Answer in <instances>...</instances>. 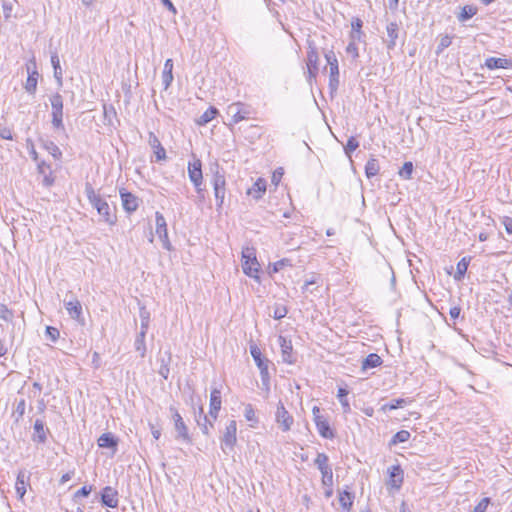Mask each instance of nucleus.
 Wrapping results in <instances>:
<instances>
[{"label":"nucleus","mask_w":512,"mask_h":512,"mask_svg":"<svg viewBox=\"0 0 512 512\" xmlns=\"http://www.w3.org/2000/svg\"><path fill=\"white\" fill-rule=\"evenodd\" d=\"M85 194L89 203L97 210L102 220L109 224L114 225L117 221L115 208H111L109 203L99 193H96L90 183L85 184Z\"/></svg>","instance_id":"nucleus-1"},{"label":"nucleus","mask_w":512,"mask_h":512,"mask_svg":"<svg viewBox=\"0 0 512 512\" xmlns=\"http://www.w3.org/2000/svg\"><path fill=\"white\" fill-rule=\"evenodd\" d=\"M254 113L251 105L243 102H234L227 106L226 114L230 118L231 124H237L243 120H248Z\"/></svg>","instance_id":"nucleus-2"},{"label":"nucleus","mask_w":512,"mask_h":512,"mask_svg":"<svg viewBox=\"0 0 512 512\" xmlns=\"http://www.w3.org/2000/svg\"><path fill=\"white\" fill-rule=\"evenodd\" d=\"M211 172L213 173V190L214 196L216 199L217 208L220 209L224 203L225 192H226V180L223 173L220 172L219 165L214 163L211 168Z\"/></svg>","instance_id":"nucleus-3"},{"label":"nucleus","mask_w":512,"mask_h":512,"mask_svg":"<svg viewBox=\"0 0 512 512\" xmlns=\"http://www.w3.org/2000/svg\"><path fill=\"white\" fill-rule=\"evenodd\" d=\"M260 265L256 258L255 249L252 247H246L242 250V269L243 272L251 277L258 279Z\"/></svg>","instance_id":"nucleus-4"},{"label":"nucleus","mask_w":512,"mask_h":512,"mask_svg":"<svg viewBox=\"0 0 512 512\" xmlns=\"http://www.w3.org/2000/svg\"><path fill=\"white\" fill-rule=\"evenodd\" d=\"M250 354L254 359L259 371L262 384L265 386H269L270 376L268 371L269 360L263 357L260 348L256 344L250 345Z\"/></svg>","instance_id":"nucleus-5"},{"label":"nucleus","mask_w":512,"mask_h":512,"mask_svg":"<svg viewBox=\"0 0 512 512\" xmlns=\"http://www.w3.org/2000/svg\"><path fill=\"white\" fill-rule=\"evenodd\" d=\"M237 423L235 420H229L223 436L221 437V449L225 454H230L234 450L237 442Z\"/></svg>","instance_id":"nucleus-6"},{"label":"nucleus","mask_w":512,"mask_h":512,"mask_svg":"<svg viewBox=\"0 0 512 512\" xmlns=\"http://www.w3.org/2000/svg\"><path fill=\"white\" fill-rule=\"evenodd\" d=\"M314 464L322 474L321 482L323 486L332 488L333 486V471L329 465V458L325 453H318L314 460Z\"/></svg>","instance_id":"nucleus-7"},{"label":"nucleus","mask_w":512,"mask_h":512,"mask_svg":"<svg viewBox=\"0 0 512 512\" xmlns=\"http://www.w3.org/2000/svg\"><path fill=\"white\" fill-rule=\"evenodd\" d=\"M312 413L318 433L325 439H333L335 437L334 431L331 429L327 419L321 415L320 408L314 406Z\"/></svg>","instance_id":"nucleus-8"},{"label":"nucleus","mask_w":512,"mask_h":512,"mask_svg":"<svg viewBox=\"0 0 512 512\" xmlns=\"http://www.w3.org/2000/svg\"><path fill=\"white\" fill-rule=\"evenodd\" d=\"M50 429L46 426L45 421L42 418H37L33 424V432L31 434V440L36 445H43L47 442Z\"/></svg>","instance_id":"nucleus-9"},{"label":"nucleus","mask_w":512,"mask_h":512,"mask_svg":"<svg viewBox=\"0 0 512 512\" xmlns=\"http://www.w3.org/2000/svg\"><path fill=\"white\" fill-rule=\"evenodd\" d=\"M156 234L162 242L163 248L171 251L172 245L168 238L167 223L164 216L160 212L155 214Z\"/></svg>","instance_id":"nucleus-10"},{"label":"nucleus","mask_w":512,"mask_h":512,"mask_svg":"<svg viewBox=\"0 0 512 512\" xmlns=\"http://www.w3.org/2000/svg\"><path fill=\"white\" fill-rule=\"evenodd\" d=\"M275 420L283 432L289 431L294 423L293 416L286 410L282 402L277 405Z\"/></svg>","instance_id":"nucleus-11"},{"label":"nucleus","mask_w":512,"mask_h":512,"mask_svg":"<svg viewBox=\"0 0 512 512\" xmlns=\"http://www.w3.org/2000/svg\"><path fill=\"white\" fill-rule=\"evenodd\" d=\"M187 170L188 177L195 188L203 185L202 162L200 159L193 157V160L188 162Z\"/></svg>","instance_id":"nucleus-12"},{"label":"nucleus","mask_w":512,"mask_h":512,"mask_svg":"<svg viewBox=\"0 0 512 512\" xmlns=\"http://www.w3.org/2000/svg\"><path fill=\"white\" fill-rule=\"evenodd\" d=\"M172 419L174 421L175 430L177 432V439H182L185 442H190L191 438L188 433V428L184 423L181 415L175 407H170Z\"/></svg>","instance_id":"nucleus-13"},{"label":"nucleus","mask_w":512,"mask_h":512,"mask_svg":"<svg viewBox=\"0 0 512 512\" xmlns=\"http://www.w3.org/2000/svg\"><path fill=\"white\" fill-rule=\"evenodd\" d=\"M326 61L330 69L329 86L331 89H336L339 84V67L338 60L333 51L325 53Z\"/></svg>","instance_id":"nucleus-14"},{"label":"nucleus","mask_w":512,"mask_h":512,"mask_svg":"<svg viewBox=\"0 0 512 512\" xmlns=\"http://www.w3.org/2000/svg\"><path fill=\"white\" fill-rule=\"evenodd\" d=\"M28 77L25 83V90L29 94H34L37 89V83H38V72L36 68V61L35 59H31L29 63L26 65Z\"/></svg>","instance_id":"nucleus-15"},{"label":"nucleus","mask_w":512,"mask_h":512,"mask_svg":"<svg viewBox=\"0 0 512 512\" xmlns=\"http://www.w3.org/2000/svg\"><path fill=\"white\" fill-rule=\"evenodd\" d=\"M400 26L397 22L392 21L386 25V34L387 38L384 39V43L386 44V48L388 51L394 50L397 44V39L399 38Z\"/></svg>","instance_id":"nucleus-16"},{"label":"nucleus","mask_w":512,"mask_h":512,"mask_svg":"<svg viewBox=\"0 0 512 512\" xmlns=\"http://www.w3.org/2000/svg\"><path fill=\"white\" fill-rule=\"evenodd\" d=\"M318 61L319 55L315 47L309 45L307 51V69H308V79L312 80L316 77L318 73Z\"/></svg>","instance_id":"nucleus-17"},{"label":"nucleus","mask_w":512,"mask_h":512,"mask_svg":"<svg viewBox=\"0 0 512 512\" xmlns=\"http://www.w3.org/2000/svg\"><path fill=\"white\" fill-rule=\"evenodd\" d=\"M120 197H121L123 209L126 212L132 213L138 209L139 199L131 192H128L125 189H121Z\"/></svg>","instance_id":"nucleus-18"},{"label":"nucleus","mask_w":512,"mask_h":512,"mask_svg":"<svg viewBox=\"0 0 512 512\" xmlns=\"http://www.w3.org/2000/svg\"><path fill=\"white\" fill-rule=\"evenodd\" d=\"M278 343L281 347L282 360L285 363L293 364L295 363V358L292 355V342L291 340L286 339L284 336L280 335L278 337Z\"/></svg>","instance_id":"nucleus-19"},{"label":"nucleus","mask_w":512,"mask_h":512,"mask_svg":"<svg viewBox=\"0 0 512 512\" xmlns=\"http://www.w3.org/2000/svg\"><path fill=\"white\" fill-rule=\"evenodd\" d=\"M64 307L72 319L79 320L82 315V305L76 297L64 299Z\"/></svg>","instance_id":"nucleus-20"},{"label":"nucleus","mask_w":512,"mask_h":512,"mask_svg":"<svg viewBox=\"0 0 512 512\" xmlns=\"http://www.w3.org/2000/svg\"><path fill=\"white\" fill-rule=\"evenodd\" d=\"M101 502L104 506L116 508L118 506L117 491L110 486H106L101 494Z\"/></svg>","instance_id":"nucleus-21"},{"label":"nucleus","mask_w":512,"mask_h":512,"mask_svg":"<svg viewBox=\"0 0 512 512\" xmlns=\"http://www.w3.org/2000/svg\"><path fill=\"white\" fill-rule=\"evenodd\" d=\"M389 482L388 484L394 489H400L403 483V470L400 465H393L388 468Z\"/></svg>","instance_id":"nucleus-22"},{"label":"nucleus","mask_w":512,"mask_h":512,"mask_svg":"<svg viewBox=\"0 0 512 512\" xmlns=\"http://www.w3.org/2000/svg\"><path fill=\"white\" fill-rule=\"evenodd\" d=\"M148 143L150 147L154 150V154L157 161H162L166 159V151L164 147L161 145L160 140L158 139L154 132H149Z\"/></svg>","instance_id":"nucleus-23"},{"label":"nucleus","mask_w":512,"mask_h":512,"mask_svg":"<svg viewBox=\"0 0 512 512\" xmlns=\"http://www.w3.org/2000/svg\"><path fill=\"white\" fill-rule=\"evenodd\" d=\"M29 479H30V474L27 473L25 470H20L18 472L16 483H15V490H16V494L18 495L19 499H23V497L26 493V486L28 484Z\"/></svg>","instance_id":"nucleus-24"},{"label":"nucleus","mask_w":512,"mask_h":512,"mask_svg":"<svg viewBox=\"0 0 512 512\" xmlns=\"http://www.w3.org/2000/svg\"><path fill=\"white\" fill-rule=\"evenodd\" d=\"M221 392L219 389L214 388L210 394V411L209 414L213 419H216L218 412L221 409Z\"/></svg>","instance_id":"nucleus-25"},{"label":"nucleus","mask_w":512,"mask_h":512,"mask_svg":"<svg viewBox=\"0 0 512 512\" xmlns=\"http://www.w3.org/2000/svg\"><path fill=\"white\" fill-rule=\"evenodd\" d=\"M485 66L490 69L512 68V60L506 58L489 57L485 60Z\"/></svg>","instance_id":"nucleus-26"},{"label":"nucleus","mask_w":512,"mask_h":512,"mask_svg":"<svg viewBox=\"0 0 512 512\" xmlns=\"http://www.w3.org/2000/svg\"><path fill=\"white\" fill-rule=\"evenodd\" d=\"M26 400L24 398L16 399L13 405L12 418L14 423L18 424L26 413Z\"/></svg>","instance_id":"nucleus-27"},{"label":"nucleus","mask_w":512,"mask_h":512,"mask_svg":"<svg viewBox=\"0 0 512 512\" xmlns=\"http://www.w3.org/2000/svg\"><path fill=\"white\" fill-rule=\"evenodd\" d=\"M97 444L101 448H110L116 451L118 439L110 432L103 433L97 440Z\"/></svg>","instance_id":"nucleus-28"},{"label":"nucleus","mask_w":512,"mask_h":512,"mask_svg":"<svg viewBox=\"0 0 512 512\" xmlns=\"http://www.w3.org/2000/svg\"><path fill=\"white\" fill-rule=\"evenodd\" d=\"M266 191V181L262 178H258L251 188L248 189V195H251L254 199L259 200Z\"/></svg>","instance_id":"nucleus-29"},{"label":"nucleus","mask_w":512,"mask_h":512,"mask_svg":"<svg viewBox=\"0 0 512 512\" xmlns=\"http://www.w3.org/2000/svg\"><path fill=\"white\" fill-rule=\"evenodd\" d=\"M381 357L376 353H370L368 356L364 358L362 361V369L367 370L371 368L378 367L382 364Z\"/></svg>","instance_id":"nucleus-30"},{"label":"nucleus","mask_w":512,"mask_h":512,"mask_svg":"<svg viewBox=\"0 0 512 512\" xmlns=\"http://www.w3.org/2000/svg\"><path fill=\"white\" fill-rule=\"evenodd\" d=\"M363 22L360 18H354L351 22L352 31L350 33V38L353 41H360L363 35L362 32Z\"/></svg>","instance_id":"nucleus-31"},{"label":"nucleus","mask_w":512,"mask_h":512,"mask_svg":"<svg viewBox=\"0 0 512 512\" xmlns=\"http://www.w3.org/2000/svg\"><path fill=\"white\" fill-rule=\"evenodd\" d=\"M353 499H354V494L347 490H344L339 493L340 505L346 511H349L351 509L352 504H353Z\"/></svg>","instance_id":"nucleus-32"},{"label":"nucleus","mask_w":512,"mask_h":512,"mask_svg":"<svg viewBox=\"0 0 512 512\" xmlns=\"http://www.w3.org/2000/svg\"><path fill=\"white\" fill-rule=\"evenodd\" d=\"M380 166L376 158H370L365 165V174L367 178H372L379 173Z\"/></svg>","instance_id":"nucleus-33"},{"label":"nucleus","mask_w":512,"mask_h":512,"mask_svg":"<svg viewBox=\"0 0 512 512\" xmlns=\"http://www.w3.org/2000/svg\"><path fill=\"white\" fill-rule=\"evenodd\" d=\"M477 13V8L473 5H465L461 8L457 18L459 22H465L472 18Z\"/></svg>","instance_id":"nucleus-34"},{"label":"nucleus","mask_w":512,"mask_h":512,"mask_svg":"<svg viewBox=\"0 0 512 512\" xmlns=\"http://www.w3.org/2000/svg\"><path fill=\"white\" fill-rule=\"evenodd\" d=\"M51 64L54 69V77L57 80L58 84L61 85L63 73H62V69L60 66V60H59L58 54L56 52L52 53V55H51Z\"/></svg>","instance_id":"nucleus-35"},{"label":"nucleus","mask_w":512,"mask_h":512,"mask_svg":"<svg viewBox=\"0 0 512 512\" xmlns=\"http://www.w3.org/2000/svg\"><path fill=\"white\" fill-rule=\"evenodd\" d=\"M145 332H139L136 336L134 347L135 350L140 354V356L143 358L146 354V345H145Z\"/></svg>","instance_id":"nucleus-36"},{"label":"nucleus","mask_w":512,"mask_h":512,"mask_svg":"<svg viewBox=\"0 0 512 512\" xmlns=\"http://www.w3.org/2000/svg\"><path fill=\"white\" fill-rule=\"evenodd\" d=\"M51 116H52L51 123H52L53 128L56 130L64 131L65 127H64V123H63V110L52 111Z\"/></svg>","instance_id":"nucleus-37"},{"label":"nucleus","mask_w":512,"mask_h":512,"mask_svg":"<svg viewBox=\"0 0 512 512\" xmlns=\"http://www.w3.org/2000/svg\"><path fill=\"white\" fill-rule=\"evenodd\" d=\"M469 262H470V259H467L466 257H464L457 263V269H456V273L454 275V278L456 280H461L465 276L468 266H469Z\"/></svg>","instance_id":"nucleus-38"},{"label":"nucleus","mask_w":512,"mask_h":512,"mask_svg":"<svg viewBox=\"0 0 512 512\" xmlns=\"http://www.w3.org/2000/svg\"><path fill=\"white\" fill-rule=\"evenodd\" d=\"M348 393V390H346L345 388L338 389L337 397L339 399V402L341 403L344 413H349L351 411V407L347 399Z\"/></svg>","instance_id":"nucleus-39"},{"label":"nucleus","mask_w":512,"mask_h":512,"mask_svg":"<svg viewBox=\"0 0 512 512\" xmlns=\"http://www.w3.org/2000/svg\"><path fill=\"white\" fill-rule=\"evenodd\" d=\"M43 147L48 151L51 156L56 159L60 160L62 157V152L59 149V147L52 141H45L43 143Z\"/></svg>","instance_id":"nucleus-40"},{"label":"nucleus","mask_w":512,"mask_h":512,"mask_svg":"<svg viewBox=\"0 0 512 512\" xmlns=\"http://www.w3.org/2000/svg\"><path fill=\"white\" fill-rule=\"evenodd\" d=\"M410 402H411L410 400L404 399V398L393 399L390 403L384 404L381 407V410L384 412L387 410H394V409L403 407L404 405H406Z\"/></svg>","instance_id":"nucleus-41"},{"label":"nucleus","mask_w":512,"mask_h":512,"mask_svg":"<svg viewBox=\"0 0 512 512\" xmlns=\"http://www.w3.org/2000/svg\"><path fill=\"white\" fill-rule=\"evenodd\" d=\"M218 110L215 107L208 108L199 118L198 123L200 125H205L209 123L211 120L215 118Z\"/></svg>","instance_id":"nucleus-42"},{"label":"nucleus","mask_w":512,"mask_h":512,"mask_svg":"<svg viewBox=\"0 0 512 512\" xmlns=\"http://www.w3.org/2000/svg\"><path fill=\"white\" fill-rule=\"evenodd\" d=\"M410 432L407 430H400L398 431L390 440V445H396L398 443H404L407 442L410 438Z\"/></svg>","instance_id":"nucleus-43"},{"label":"nucleus","mask_w":512,"mask_h":512,"mask_svg":"<svg viewBox=\"0 0 512 512\" xmlns=\"http://www.w3.org/2000/svg\"><path fill=\"white\" fill-rule=\"evenodd\" d=\"M14 318V312L13 310L9 309L7 305L0 303V319L6 321V322H13Z\"/></svg>","instance_id":"nucleus-44"},{"label":"nucleus","mask_w":512,"mask_h":512,"mask_svg":"<svg viewBox=\"0 0 512 512\" xmlns=\"http://www.w3.org/2000/svg\"><path fill=\"white\" fill-rule=\"evenodd\" d=\"M413 163L408 161L405 162L402 168L399 170V176L405 180L411 179L413 173Z\"/></svg>","instance_id":"nucleus-45"},{"label":"nucleus","mask_w":512,"mask_h":512,"mask_svg":"<svg viewBox=\"0 0 512 512\" xmlns=\"http://www.w3.org/2000/svg\"><path fill=\"white\" fill-rule=\"evenodd\" d=\"M52 111L63 110V98L59 93H55L50 97Z\"/></svg>","instance_id":"nucleus-46"},{"label":"nucleus","mask_w":512,"mask_h":512,"mask_svg":"<svg viewBox=\"0 0 512 512\" xmlns=\"http://www.w3.org/2000/svg\"><path fill=\"white\" fill-rule=\"evenodd\" d=\"M358 147H359L358 140L353 136L349 137V139L347 140V143L344 147L346 155L350 156L351 153L354 152Z\"/></svg>","instance_id":"nucleus-47"},{"label":"nucleus","mask_w":512,"mask_h":512,"mask_svg":"<svg viewBox=\"0 0 512 512\" xmlns=\"http://www.w3.org/2000/svg\"><path fill=\"white\" fill-rule=\"evenodd\" d=\"M140 319H141V330L140 332L147 333L149 322H150V315L149 312H147L145 309L140 310Z\"/></svg>","instance_id":"nucleus-48"},{"label":"nucleus","mask_w":512,"mask_h":512,"mask_svg":"<svg viewBox=\"0 0 512 512\" xmlns=\"http://www.w3.org/2000/svg\"><path fill=\"white\" fill-rule=\"evenodd\" d=\"M244 416H245L247 421L255 422V423L258 422V419H257V417L255 415V411H254V409H253L251 404H247L245 406Z\"/></svg>","instance_id":"nucleus-49"},{"label":"nucleus","mask_w":512,"mask_h":512,"mask_svg":"<svg viewBox=\"0 0 512 512\" xmlns=\"http://www.w3.org/2000/svg\"><path fill=\"white\" fill-rule=\"evenodd\" d=\"M287 313H288V309L286 308V306L277 305L274 308L273 318L276 320H280V319L284 318L287 315Z\"/></svg>","instance_id":"nucleus-50"},{"label":"nucleus","mask_w":512,"mask_h":512,"mask_svg":"<svg viewBox=\"0 0 512 512\" xmlns=\"http://www.w3.org/2000/svg\"><path fill=\"white\" fill-rule=\"evenodd\" d=\"M46 336L52 341L56 342L60 336V332L57 328L52 326H47L45 330Z\"/></svg>","instance_id":"nucleus-51"},{"label":"nucleus","mask_w":512,"mask_h":512,"mask_svg":"<svg viewBox=\"0 0 512 512\" xmlns=\"http://www.w3.org/2000/svg\"><path fill=\"white\" fill-rule=\"evenodd\" d=\"M285 266H292L291 262L289 259H281L279 261H276L273 266H272V271L274 273L276 272H279L280 270H282Z\"/></svg>","instance_id":"nucleus-52"},{"label":"nucleus","mask_w":512,"mask_h":512,"mask_svg":"<svg viewBox=\"0 0 512 512\" xmlns=\"http://www.w3.org/2000/svg\"><path fill=\"white\" fill-rule=\"evenodd\" d=\"M491 499L489 497L483 498L474 508L473 512H486Z\"/></svg>","instance_id":"nucleus-53"},{"label":"nucleus","mask_w":512,"mask_h":512,"mask_svg":"<svg viewBox=\"0 0 512 512\" xmlns=\"http://www.w3.org/2000/svg\"><path fill=\"white\" fill-rule=\"evenodd\" d=\"M173 81V73L170 71H163L162 73V84L164 89L167 90Z\"/></svg>","instance_id":"nucleus-54"},{"label":"nucleus","mask_w":512,"mask_h":512,"mask_svg":"<svg viewBox=\"0 0 512 512\" xmlns=\"http://www.w3.org/2000/svg\"><path fill=\"white\" fill-rule=\"evenodd\" d=\"M346 52L354 59L359 57L358 47L356 46L355 41L351 40V42L346 47Z\"/></svg>","instance_id":"nucleus-55"},{"label":"nucleus","mask_w":512,"mask_h":512,"mask_svg":"<svg viewBox=\"0 0 512 512\" xmlns=\"http://www.w3.org/2000/svg\"><path fill=\"white\" fill-rule=\"evenodd\" d=\"M208 424L211 427L213 426L212 422H210L208 420V417L206 415L203 416V423L200 422V420H198V425L201 426V430H202L203 434H205V435H208V433H209Z\"/></svg>","instance_id":"nucleus-56"},{"label":"nucleus","mask_w":512,"mask_h":512,"mask_svg":"<svg viewBox=\"0 0 512 512\" xmlns=\"http://www.w3.org/2000/svg\"><path fill=\"white\" fill-rule=\"evenodd\" d=\"M2 9H3L5 18L6 19L9 18L11 16V12L13 10V3L10 1H4L2 3Z\"/></svg>","instance_id":"nucleus-57"},{"label":"nucleus","mask_w":512,"mask_h":512,"mask_svg":"<svg viewBox=\"0 0 512 512\" xmlns=\"http://www.w3.org/2000/svg\"><path fill=\"white\" fill-rule=\"evenodd\" d=\"M196 190V193H197V199H196V203L197 204H202L205 200V190L204 188L202 187V185H199L198 188H195Z\"/></svg>","instance_id":"nucleus-58"},{"label":"nucleus","mask_w":512,"mask_h":512,"mask_svg":"<svg viewBox=\"0 0 512 512\" xmlns=\"http://www.w3.org/2000/svg\"><path fill=\"white\" fill-rule=\"evenodd\" d=\"M451 44V39L449 36H444L441 40H440V43L438 45V53L441 52L442 50H444L445 48H447L448 46H450Z\"/></svg>","instance_id":"nucleus-59"},{"label":"nucleus","mask_w":512,"mask_h":512,"mask_svg":"<svg viewBox=\"0 0 512 512\" xmlns=\"http://www.w3.org/2000/svg\"><path fill=\"white\" fill-rule=\"evenodd\" d=\"M92 491V487L91 486H83L82 488H80L76 493H75V497H87Z\"/></svg>","instance_id":"nucleus-60"},{"label":"nucleus","mask_w":512,"mask_h":512,"mask_svg":"<svg viewBox=\"0 0 512 512\" xmlns=\"http://www.w3.org/2000/svg\"><path fill=\"white\" fill-rule=\"evenodd\" d=\"M461 308L459 306H453L449 310V315L453 320H456L460 316Z\"/></svg>","instance_id":"nucleus-61"},{"label":"nucleus","mask_w":512,"mask_h":512,"mask_svg":"<svg viewBox=\"0 0 512 512\" xmlns=\"http://www.w3.org/2000/svg\"><path fill=\"white\" fill-rule=\"evenodd\" d=\"M503 224L505 226V230L508 234H512V218L511 217H504Z\"/></svg>","instance_id":"nucleus-62"},{"label":"nucleus","mask_w":512,"mask_h":512,"mask_svg":"<svg viewBox=\"0 0 512 512\" xmlns=\"http://www.w3.org/2000/svg\"><path fill=\"white\" fill-rule=\"evenodd\" d=\"M0 137L2 139H5V140H12L13 139L12 132L8 128H3V129L0 130Z\"/></svg>","instance_id":"nucleus-63"},{"label":"nucleus","mask_w":512,"mask_h":512,"mask_svg":"<svg viewBox=\"0 0 512 512\" xmlns=\"http://www.w3.org/2000/svg\"><path fill=\"white\" fill-rule=\"evenodd\" d=\"M162 4L172 13L176 14L177 10L170 0H161Z\"/></svg>","instance_id":"nucleus-64"}]
</instances>
